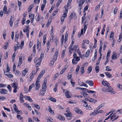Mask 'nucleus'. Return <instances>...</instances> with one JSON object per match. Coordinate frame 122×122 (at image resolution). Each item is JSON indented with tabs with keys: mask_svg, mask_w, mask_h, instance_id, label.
Returning <instances> with one entry per match:
<instances>
[{
	"mask_svg": "<svg viewBox=\"0 0 122 122\" xmlns=\"http://www.w3.org/2000/svg\"><path fill=\"white\" fill-rule=\"evenodd\" d=\"M78 47V45H76L71 47V48L70 49L69 48L68 50L69 52L71 54L72 53V51H73L74 53L75 52Z\"/></svg>",
	"mask_w": 122,
	"mask_h": 122,
	"instance_id": "obj_1",
	"label": "nucleus"
},
{
	"mask_svg": "<svg viewBox=\"0 0 122 122\" xmlns=\"http://www.w3.org/2000/svg\"><path fill=\"white\" fill-rule=\"evenodd\" d=\"M80 58L78 56H76V57H74L72 60V63L73 65L77 64V62L80 60Z\"/></svg>",
	"mask_w": 122,
	"mask_h": 122,
	"instance_id": "obj_2",
	"label": "nucleus"
},
{
	"mask_svg": "<svg viewBox=\"0 0 122 122\" xmlns=\"http://www.w3.org/2000/svg\"><path fill=\"white\" fill-rule=\"evenodd\" d=\"M44 57V53H43L42 52H41V54L39 58L38 59H35L34 60V62L35 63H36L37 62V61H41L42 59Z\"/></svg>",
	"mask_w": 122,
	"mask_h": 122,
	"instance_id": "obj_3",
	"label": "nucleus"
},
{
	"mask_svg": "<svg viewBox=\"0 0 122 122\" xmlns=\"http://www.w3.org/2000/svg\"><path fill=\"white\" fill-rule=\"evenodd\" d=\"M39 79L37 78L36 81L35 85V90L36 91L38 90L40 87V84L39 83Z\"/></svg>",
	"mask_w": 122,
	"mask_h": 122,
	"instance_id": "obj_4",
	"label": "nucleus"
},
{
	"mask_svg": "<svg viewBox=\"0 0 122 122\" xmlns=\"http://www.w3.org/2000/svg\"><path fill=\"white\" fill-rule=\"evenodd\" d=\"M108 87L109 88L107 89L108 92L111 94H114L115 92L113 89V88L111 86H109Z\"/></svg>",
	"mask_w": 122,
	"mask_h": 122,
	"instance_id": "obj_5",
	"label": "nucleus"
},
{
	"mask_svg": "<svg viewBox=\"0 0 122 122\" xmlns=\"http://www.w3.org/2000/svg\"><path fill=\"white\" fill-rule=\"evenodd\" d=\"M4 72L5 75H7L8 77L12 78L13 77V75L11 74L10 72H9L8 71H4Z\"/></svg>",
	"mask_w": 122,
	"mask_h": 122,
	"instance_id": "obj_6",
	"label": "nucleus"
},
{
	"mask_svg": "<svg viewBox=\"0 0 122 122\" xmlns=\"http://www.w3.org/2000/svg\"><path fill=\"white\" fill-rule=\"evenodd\" d=\"M58 55V51H56L55 52L53 57V59L54 60L56 61V60Z\"/></svg>",
	"mask_w": 122,
	"mask_h": 122,
	"instance_id": "obj_7",
	"label": "nucleus"
},
{
	"mask_svg": "<svg viewBox=\"0 0 122 122\" xmlns=\"http://www.w3.org/2000/svg\"><path fill=\"white\" fill-rule=\"evenodd\" d=\"M65 95L67 98H70L71 97V93L69 91H66L65 93Z\"/></svg>",
	"mask_w": 122,
	"mask_h": 122,
	"instance_id": "obj_8",
	"label": "nucleus"
},
{
	"mask_svg": "<svg viewBox=\"0 0 122 122\" xmlns=\"http://www.w3.org/2000/svg\"><path fill=\"white\" fill-rule=\"evenodd\" d=\"M8 92V91L6 90L1 89H0V93L1 94H6Z\"/></svg>",
	"mask_w": 122,
	"mask_h": 122,
	"instance_id": "obj_9",
	"label": "nucleus"
},
{
	"mask_svg": "<svg viewBox=\"0 0 122 122\" xmlns=\"http://www.w3.org/2000/svg\"><path fill=\"white\" fill-rule=\"evenodd\" d=\"M76 17V14L72 12L71 13L69 17V19L70 20L72 19L73 17L75 18Z\"/></svg>",
	"mask_w": 122,
	"mask_h": 122,
	"instance_id": "obj_10",
	"label": "nucleus"
},
{
	"mask_svg": "<svg viewBox=\"0 0 122 122\" xmlns=\"http://www.w3.org/2000/svg\"><path fill=\"white\" fill-rule=\"evenodd\" d=\"M28 72V70L27 68H25L24 70L22 72V76L24 77L26 75V74Z\"/></svg>",
	"mask_w": 122,
	"mask_h": 122,
	"instance_id": "obj_11",
	"label": "nucleus"
},
{
	"mask_svg": "<svg viewBox=\"0 0 122 122\" xmlns=\"http://www.w3.org/2000/svg\"><path fill=\"white\" fill-rule=\"evenodd\" d=\"M19 96L20 97V102L21 103L24 102V101L23 99L24 98V96L21 93L20 94Z\"/></svg>",
	"mask_w": 122,
	"mask_h": 122,
	"instance_id": "obj_12",
	"label": "nucleus"
},
{
	"mask_svg": "<svg viewBox=\"0 0 122 122\" xmlns=\"http://www.w3.org/2000/svg\"><path fill=\"white\" fill-rule=\"evenodd\" d=\"M102 85L105 86H107V87H108L110 85L109 84L107 81H103L102 82Z\"/></svg>",
	"mask_w": 122,
	"mask_h": 122,
	"instance_id": "obj_13",
	"label": "nucleus"
},
{
	"mask_svg": "<svg viewBox=\"0 0 122 122\" xmlns=\"http://www.w3.org/2000/svg\"><path fill=\"white\" fill-rule=\"evenodd\" d=\"M76 112L78 114H83V112L81 110L77 108H76L75 110Z\"/></svg>",
	"mask_w": 122,
	"mask_h": 122,
	"instance_id": "obj_14",
	"label": "nucleus"
},
{
	"mask_svg": "<svg viewBox=\"0 0 122 122\" xmlns=\"http://www.w3.org/2000/svg\"><path fill=\"white\" fill-rule=\"evenodd\" d=\"M19 61L18 64V66H20L22 63L23 61L22 60V56H20L19 58Z\"/></svg>",
	"mask_w": 122,
	"mask_h": 122,
	"instance_id": "obj_15",
	"label": "nucleus"
},
{
	"mask_svg": "<svg viewBox=\"0 0 122 122\" xmlns=\"http://www.w3.org/2000/svg\"><path fill=\"white\" fill-rule=\"evenodd\" d=\"M85 82L86 83L88 84H89L91 86H93V82L92 81H90L87 80L86 81H85Z\"/></svg>",
	"mask_w": 122,
	"mask_h": 122,
	"instance_id": "obj_16",
	"label": "nucleus"
},
{
	"mask_svg": "<svg viewBox=\"0 0 122 122\" xmlns=\"http://www.w3.org/2000/svg\"><path fill=\"white\" fill-rule=\"evenodd\" d=\"M85 1V0H80L78 3V6L80 7L81 6L83 5Z\"/></svg>",
	"mask_w": 122,
	"mask_h": 122,
	"instance_id": "obj_17",
	"label": "nucleus"
},
{
	"mask_svg": "<svg viewBox=\"0 0 122 122\" xmlns=\"http://www.w3.org/2000/svg\"><path fill=\"white\" fill-rule=\"evenodd\" d=\"M13 107L14 109V110L15 112H16L17 113L20 112V111H19L16 104H14Z\"/></svg>",
	"mask_w": 122,
	"mask_h": 122,
	"instance_id": "obj_18",
	"label": "nucleus"
},
{
	"mask_svg": "<svg viewBox=\"0 0 122 122\" xmlns=\"http://www.w3.org/2000/svg\"><path fill=\"white\" fill-rule=\"evenodd\" d=\"M98 114V111H97L96 109L92 113L90 114L91 116L96 115Z\"/></svg>",
	"mask_w": 122,
	"mask_h": 122,
	"instance_id": "obj_19",
	"label": "nucleus"
},
{
	"mask_svg": "<svg viewBox=\"0 0 122 122\" xmlns=\"http://www.w3.org/2000/svg\"><path fill=\"white\" fill-rule=\"evenodd\" d=\"M11 17L12 16H11V18L10 19V21L9 22V24L12 27L13 26V20Z\"/></svg>",
	"mask_w": 122,
	"mask_h": 122,
	"instance_id": "obj_20",
	"label": "nucleus"
},
{
	"mask_svg": "<svg viewBox=\"0 0 122 122\" xmlns=\"http://www.w3.org/2000/svg\"><path fill=\"white\" fill-rule=\"evenodd\" d=\"M7 6L5 5L3 8V10L5 13L7 14L8 13V12H7Z\"/></svg>",
	"mask_w": 122,
	"mask_h": 122,
	"instance_id": "obj_21",
	"label": "nucleus"
},
{
	"mask_svg": "<svg viewBox=\"0 0 122 122\" xmlns=\"http://www.w3.org/2000/svg\"><path fill=\"white\" fill-rule=\"evenodd\" d=\"M117 54L115 52H114L113 55L112 56V59H114V58L116 59L117 58Z\"/></svg>",
	"mask_w": 122,
	"mask_h": 122,
	"instance_id": "obj_22",
	"label": "nucleus"
},
{
	"mask_svg": "<svg viewBox=\"0 0 122 122\" xmlns=\"http://www.w3.org/2000/svg\"><path fill=\"white\" fill-rule=\"evenodd\" d=\"M11 86L12 87H13L14 88H17V85L15 83H13L11 84Z\"/></svg>",
	"mask_w": 122,
	"mask_h": 122,
	"instance_id": "obj_23",
	"label": "nucleus"
},
{
	"mask_svg": "<svg viewBox=\"0 0 122 122\" xmlns=\"http://www.w3.org/2000/svg\"><path fill=\"white\" fill-rule=\"evenodd\" d=\"M58 119L61 120L62 121H64L65 120V118L62 117V116L60 115L58 116Z\"/></svg>",
	"mask_w": 122,
	"mask_h": 122,
	"instance_id": "obj_24",
	"label": "nucleus"
},
{
	"mask_svg": "<svg viewBox=\"0 0 122 122\" xmlns=\"http://www.w3.org/2000/svg\"><path fill=\"white\" fill-rule=\"evenodd\" d=\"M49 99L53 102H56V99L55 98L52 97H50L49 98Z\"/></svg>",
	"mask_w": 122,
	"mask_h": 122,
	"instance_id": "obj_25",
	"label": "nucleus"
},
{
	"mask_svg": "<svg viewBox=\"0 0 122 122\" xmlns=\"http://www.w3.org/2000/svg\"><path fill=\"white\" fill-rule=\"evenodd\" d=\"M48 110L52 114H54V111L51 109V108L50 107H49Z\"/></svg>",
	"mask_w": 122,
	"mask_h": 122,
	"instance_id": "obj_26",
	"label": "nucleus"
},
{
	"mask_svg": "<svg viewBox=\"0 0 122 122\" xmlns=\"http://www.w3.org/2000/svg\"><path fill=\"white\" fill-rule=\"evenodd\" d=\"M90 51L89 50H88L86 51L85 55V56L86 57H88L90 54Z\"/></svg>",
	"mask_w": 122,
	"mask_h": 122,
	"instance_id": "obj_27",
	"label": "nucleus"
},
{
	"mask_svg": "<svg viewBox=\"0 0 122 122\" xmlns=\"http://www.w3.org/2000/svg\"><path fill=\"white\" fill-rule=\"evenodd\" d=\"M89 101L93 103H95L97 102V101L96 100L93 99L91 98L89 100Z\"/></svg>",
	"mask_w": 122,
	"mask_h": 122,
	"instance_id": "obj_28",
	"label": "nucleus"
},
{
	"mask_svg": "<svg viewBox=\"0 0 122 122\" xmlns=\"http://www.w3.org/2000/svg\"><path fill=\"white\" fill-rule=\"evenodd\" d=\"M64 36L63 35L62 36V38L61 39V46H62L63 44V42L64 40Z\"/></svg>",
	"mask_w": 122,
	"mask_h": 122,
	"instance_id": "obj_29",
	"label": "nucleus"
},
{
	"mask_svg": "<svg viewBox=\"0 0 122 122\" xmlns=\"http://www.w3.org/2000/svg\"><path fill=\"white\" fill-rule=\"evenodd\" d=\"M80 85L81 86H84L87 87H88L87 85L86 84H85V83H84L83 82H81V83H80Z\"/></svg>",
	"mask_w": 122,
	"mask_h": 122,
	"instance_id": "obj_30",
	"label": "nucleus"
},
{
	"mask_svg": "<svg viewBox=\"0 0 122 122\" xmlns=\"http://www.w3.org/2000/svg\"><path fill=\"white\" fill-rule=\"evenodd\" d=\"M34 6V4H32L28 8V9L30 10L28 11L29 12H30L31 11L32 9L33 8Z\"/></svg>",
	"mask_w": 122,
	"mask_h": 122,
	"instance_id": "obj_31",
	"label": "nucleus"
},
{
	"mask_svg": "<svg viewBox=\"0 0 122 122\" xmlns=\"http://www.w3.org/2000/svg\"><path fill=\"white\" fill-rule=\"evenodd\" d=\"M88 70L89 71H88L87 72L89 74L91 71H92V66H89L88 67Z\"/></svg>",
	"mask_w": 122,
	"mask_h": 122,
	"instance_id": "obj_32",
	"label": "nucleus"
},
{
	"mask_svg": "<svg viewBox=\"0 0 122 122\" xmlns=\"http://www.w3.org/2000/svg\"><path fill=\"white\" fill-rule=\"evenodd\" d=\"M105 73L107 76L109 78H110L111 77V75L110 73L107 72H105Z\"/></svg>",
	"mask_w": 122,
	"mask_h": 122,
	"instance_id": "obj_33",
	"label": "nucleus"
},
{
	"mask_svg": "<svg viewBox=\"0 0 122 122\" xmlns=\"http://www.w3.org/2000/svg\"><path fill=\"white\" fill-rule=\"evenodd\" d=\"M80 69V67L79 66H77L76 68V74L77 75L78 74V72Z\"/></svg>",
	"mask_w": 122,
	"mask_h": 122,
	"instance_id": "obj_34",
	"label": "nucleus"
},
{
	"mask_svg": "<svg viewBox=\"0 0 122 122\" xmlns=\"http://www.w3.org/2000/svg\"><path fill=\"white\" fill-rule=\"evenodd\" d=\"M102 48V43H100V48L99 50V53H100L101 52V51Z\"/></svg>",
	"mask_w": 122,
	"mask_h": 122,
	"instance_id": "obj_35",
	"label": "nucleus"
},
{
	"mask_svg": "<svg viewBox=\"0 0 122 122\" xmlns=\"http://www.w3.org/2000/svg\"><path fill=\"white\" fill-rule=\"evenodd\" d=\"M114 34V33L113 32H111V34L109 36L110 39H113Z\"/></svg>",
	"mask_w": 122,
	"mask_h": 122,
	"instance_id": "obj_36",
	"label": "nucleus"
},
{
	"mask_svg": "<svg viewBox=\"0 0 122 122\" xmlns=\"http://www.w3.org/2000/svg\"><path fill=\"white\" fill-rule=\"evenodd\" d=\"M86 91L87 92L90 93H93L96 92L95 91L92 90H89L87 89V90H86Z\"/></svg>",
	"mask_w": 122,
	"mask_h": 122,
	"instance_id": "obj_37",
	"label": "nucleus"
},
{
	"mask_svg": "<svg viewBox=\"0 0 122 122\" xmlns=\"http://www.w3.org/2000/svg\"><path fill=\"white\" fill-rule=\"evenodd\" d=\"M30 17L31 20H34V19L35 15L33 14H32L30 15H29V17Z\"/></svg>",
	"mask_w": 122,
	"mask_h": 122,
	"instance_id": "obj_38",
	"label": "nucleus"
},
{
	"mask_svg": "<svg viewBox=\"0 0 122 122\" xmlns=\"http://www.w3.org/2000/svg\"><path fill=\"white\" fill-rule=\"evenodd\" d=\"M76 89H79L80 90H84L85 91H86V90H87V89L86 88H81V87H76Z\"/></svg>",
	"mask_w": 122,
	"mask_h": 122,
	"instance_id": "obj_39",
	"label": "nucleus"
},
{
	"mask_svg": "<svg viewBox=\"0 0 122 122\" xmlns=\"http://www.w3.org/2000/svg\"><path fill=\"white\" fill-rule=\"evenodd\" d=\"M66 28V27L65 26H64L61 30L60 31V32L61 33H63L64 32Z\"/></svg>",
	"mask_w": 122,
	"mask_h": 122,
	"instance_id": "obj_40",
	"label": "nucleus"
},
{
	"mask_svg": "<svg viewBox=\"0 0 122 122\" xmlns=\"http://www.w3.org/2000/svg\"><path fill=\"white\" fill-rule=\"evenodd\" d=\"M84 66H83L81 68V72L82 74L84 73Z\"/></svg>",
	"mask_w": 122,
	"mask_h": 122,
	"instance_id": "obj_41",
	"label": "nucleus"
},
{
	"mask_svg": "<svg viewBox=\"0 0 122 122\" xmlns=\"http://www.w3.org/2000/svg\"><path fill=\"white\" fill-rule=\"evenodd\" d=\"M17 117L18 119L20 120H21L23 118V117H21L20 115H19V114H17Z\"/></svg>",
	"mask_w": 122,
	"mask_h": 122,
	"instance_id": "obj_42",
	"label": "nucleus"
},
{
	"mask_svg": "<svg viewBox=\"0 0 122 122\" xmlns=\"http://www.w3.org/2000/svg\"><path fill=\"white\" fill-rule=\"evenodd\" d=\"M34 86V85L33 84H32L29 87V91H30L31 90L32 88Z\"/></svg>",
	"mask_w": 122,
	"mask_h": 122,
	"instance_id": "obj_43",
	"label": "nucleus"
},
{
	"mask_svg": "<svg viewBox=\"0 0 122 122\" xmlns=\"http://www.w3.org/2000/svg\"><path fill=\"white\" fill-rule=\"evenodd\" d=\"M62 0H58L56 4V5L58 7L59 5Z\"/></svg>",
	"mask_w": 122,
	"mask_h": 122,
	"instance_id": "obj_44",
	"label": "nucleus"
},
{
	"mask_svg": "<svg viewBox=\"0 0 122 122\" xmlns=\"http://www.w3.org/2000/svg\"><path fill=\"white\" fill-rule=\"evenodd\" d=\"M19 35H18L17 34H16L15 35V41H17L19 38Z\"/></svg>",
	"mask_w": 122,
	"mask_h": 122,
	"instance_id": "obj_45",
	"label": "nucleus"
},
{
	"mask_svg": "<svg viewBox=\"0 0 122 122\" xmlns=\"http://www.w3.org/2000/svg\"><path fill=\"white\" fill-rule=\"evenodd\" d=\"M36 74V72H35V71H33L30 74V75L33 76H34Z\"/></svg>",
	"mask_w": 122,
	"mask_h": 122,
	"instance_id": "obj_46",
	"label": "nucleus"
},
{
	"mask_svg": "<svg viewBox=\"0 0 122 122\" xmlns=\"http://www.w3.org/2000/svg\"><path fill=\"white\" fill-rule=\"evenodd\" d=\"M77 52L78 54H79V56H81V52L79 49H78L77 51Z\"/></svg>",
	"mask_w": 122,
	"mask_h": 122,
	"instance_id": "obj_47",
	"label": "nucleus"
},
{
	"mask_svg": "<svg viewBox=\"0 0 122 122\" xmlns=\"http://www.w3.org/2000/svg\"><path fill=\"white\" fill-rule=\"evenodd\" d=\"M58 11V9H56L55 11H54L53 13V15L54 16L57 13Z\"/></svg>",
	"mask_w": 122,
	"mask_h": 122,
	"instance_id": "obj_48",
	"label": "nucleus"
},
{
	"mask_svg": "<svg viewBox=\"0 0 122 122\" xmlns=\"http://www.w3.org/2000/svg\"><path fill=\"white\" fill-rule=\"evenodd\" d=\"M65 7V10L64 11V13L67 14L68 12V7H66V6Z\"/></svg>",
	"mask_w": 122,
	"mask_h": 122,
	"instance_id": "obj_49",
	"label": "nucleus"
},
{
	"mask_svg": "<svg viewBox=\"0 0 122 122\" xmlns=\"http://www.w3.org/2000/svg\"><path fill=\"white\" fill-rule=\"evenodd\" d=\"M41 61H38L37 63L36 64V68L39 67L41 64Z\"/></svg>",
	"mask_w": 122,
	"mask_h": 122,
	"instance_id": "obj_50",
	"label": "nucleus"
},
{
	"mask_svg": "<svg viewBox=\"0 0 122 122\" xmlns=\"http://www.w3.org/2000/svg\"><path fill=\"white\" fill-rule=\"evenodd\" d=\"M116 113H115L113 115L111 116V120H112L113 119H114V118H115V117H116V115H115Z\"/></svg>",
	"mask_w": 122,
	"mask_h": 122,
	"instance_id": "obj_51",
	"label": "nucleus"
},
{
	"mask_svg": "<svg viewBox=\"0 0 122 122\" xmlns=\"http://www.w3.org/2000/svg\"><path fill=\"white\" fill-rule=\"evenodd\" d=\"M101 57H100L98 58V60H97V62L96 64V65H98L99 64V63L101 59Z\"/></svg>",
	"mask_w": 122,
	"mask_h": 122,
	"instance_id": "obj_52",
	"label": "nucleus"
},
{
	"mask_svg": "<svg viewBox=\"0 0 122 122\" xmlns=\"http://www.w3.org/2000/svg\"><path fill=\"white\" fill-rule=\"evenodd\" d=\"M35 19H36L37 21H38L40 20V17L39 15L36 16L35 17Z\"/></svg>",
	"mask_w": 122,
	"mask_h": 122,
	"instance_id": "obj_53",
	"label": "nucleus"
},
{
	"mask_svg": "<svg viewBox=\"0 0 122 122\" xmlns=\"http://www.w3.org/2000/svg\"><path fill=\"white\" fill-rule=\"evenodd\" d=\"M99 67L98 66H96L95 67V70L97 73L99 71Z\"/></svg>",
	"mask_w": 122,
	"mask_h": 122,
	"instance_id": "obj_54",
	"label": "nucleus"
},
{
	"mask_svg": "<svg viewBox=\"0 0 122 122\" xmlns=\"http://www.w3.org/2000/svg\"><path fill=\"white\" fill-rule=\"evenodd\" d=\"M25 18H23V20L22 21L21 23L22 25H24L25 23Z\"/></svg>",
	"mask_w": 122,
	"mask_h": 122,
	"instance_id": "obj_55",
	"label": "nucleus"
},
{
	"mask_svg": "<svg viewBox=\"0 0 122 122\" xmlns=\"http://www.w3.org/2000/svg\"><path fill=\"white\" fill-rule=\"evenodd\" d=\"M101 28V27H99L98 28L97 30V33L96 34V36H97L98 35Z\"/></svg>",
	"mask_w": 122,
	"mask_h": 122,
	"instance_id": "obj_56",
	"label": "nucleus"
},
{
	"mask_svg": "<svg viewBox=\"0 0 122 122\" xmlns=\"http://www.w3.org/2000/svg\"><path fill=\"white\" fill-rule=\"evenodd\" d=\"M7 87L9 89V92H10L11 90V87L10 86V85H8Z\"/></svg>",
	"mask_w": 122,
	"mask_h": 122,
	"instance_id": "obj_57",
	"label": "nucleus"
},
{
	"mask_svg": "<svg viewBox=\"0 0 122 122\" xmlns=\"http://www.w3.org/2000/svg\"><path fill=\"white\" fill-rule=\"evenodd\" d=\"M57 84H56L55 87L53 89L54 91L55 92H56V91H57Z\"/></svg>",
	"mask_w": 122,
	"mask_h": 122,
	"instance_id": "obj_58",
	"label": "nucleus"
},
{
	"mask_svg": "<svg viewBox=\"0 0 122 122\" xmlns=\"http://www.w3.org/2000/svg\"><path fill=\"white\" fill-rule=\"evenodd\" d=\"M83 42L86 43L87 44H89V42L88 40H84L83 41Z\"/></svg>",
	"mask_w": 122,
	"mask_h": 122,
	"instance_id": "obj_59",
	"label": "nucleus"
},
{
	"mask_svg": "<svg viewBox=\"0 0 122 122\" xmlns=\"http://www.w3.org/2000/svg\"><path fill=\"white\" fill-rule=\"evenodd\" d=\"M10 70V69L9 66L8 64L7 63L6 64V71H9Z\"/></svg>",
	"mask_w": 122,
	"mask_h": 122,
	"instance_id": "obj_60",
	"label": "nucleus"
},
{
	"mask_svg": "<svg viewBox=\"0 0 122 122\" xmlns=\"http://www.w3.org/2000/svg\"><path fill=\"white\" fill-rule=\"evenodd\" d=\"M118 87L120 90H122V85L120 84H119L117 85Z\"/></svg>",
	"mask_w": 122,
	"mask_h": 122,
	"instance_id": "obj_61",
	"label": "nucleus"
},
{
	"mask_svg": "<svg viewBox=\"0 0 122 122\" xmlns=\"http://www.w3.org/2000/svg\"><path fill=\"white\" fill-rule=\"evenodd\" d=\"M6 99V97H5L4 96H0V100H4L5 99Z\"/></svg>",
	"mask_w": 122,
	"mask_h": 122,
	"instance_id": "obj_62",
	"label": "nucleus"
},
{
	"mask_svg": "<svg viewBox=\"0 0 122 122\" xmlns=\"http://www.w3.org/2000/svg\"><path fill=\"white\" fill-rule=\"evenodd\" d=\"M74 42L73 40H72V41L71 43V45L69 47V49L71 48V47H72V46L74 44Z\"/></svg>",
	"mask_w": 122,
	"mask_h": 122,
	"instance_id": "obj_63",
	"label": "nucleus"
},
{
	"mask_svg": "<svg viewBox=\"0 0 122 122\" xmlns=\"http://www.w3.org/2000/svg\"><path fill=\"white\" fill-rule=\"evenodd\" d=\"M72 81H73L71 79V85H72V86L73 87H74L75 84V83L74 82H72Z\"/></svg>",
	"mask_w": 122,
	"mask_h": 122,
	"instance_id": "obj_64",
	"label": "nucleus"
}]
</instances>
